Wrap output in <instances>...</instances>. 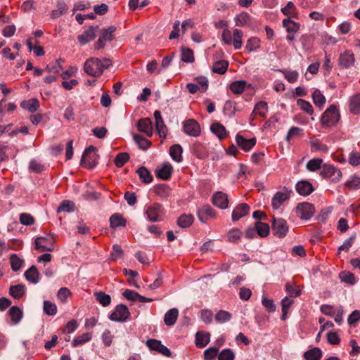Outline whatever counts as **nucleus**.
I'll use <instances>...</instances> for the list:
<instances>
[{
  "label": "nucleus",
  "mask_w": 360,
  "mask_h": 360,
  "mask_svg": "<svg viewBox=\"0 0 360 360\" xmlns=\"http://www.w3.org/2000/svg\"><path fill=\"white\" fill-rule=\"evenodd\" d=\"M112 65L111 60L108 58L101 60L98 58H89L84 64L85 72L93 77H100L104 70Z\"/></svg>",
  "instance_id": "1"
},
{
  "label": "nucleus",
  "mask_w": 360,
  "mask_h": 360,
  "mask_svg": "<svg viewBox=\"0 0 360 360\" xmlns=\"http://www.w3.org/2000/svg\"><path fill=\"white\" fill-rule=\"evenodd\" d=\"M96 148L90 146L85 149L81 159V165L87 169H92L98 163V155L96 153Z\"/></svg>",
  "instance_id": "2"
},
{
  "label": "nucleus",
  "mask_w": 360,
  "mask_h": 360,
  "mask_svg": "<svg viewBox=\"0 0 360 360\" xmlns=\"http://www.w3.org/2000/svg\"><path fill=\"white\" fill-rule=\"evenodd\" d=\"M340 120V113L338 108L332 105L328 108L321 118L322 125L325 127H331L335 125Z\"/></svg>",
  "instance_id": "3"
},
{
  "label": "nucleus",
  "mask_w": 360,
  "mask_h": 360,
  "mask_svg": "<svg viewBox=\"0 0 360 360\" xmlns=\"http://www.w3.org/2000/svg\"><path fill=\"white\" fill-rule=\"evenodd\" d=\"M164 213V208L162 205L157 202L152 203L147 206L144 212L148 220L151 222L162 221Z\"/></svg>",
  "instance_id": "4"
},
{
  "label": "nucleus",
  "mask_w": 360,
  "mask_h": 360,
  "mask_svg": "<svg viewBox=\"0 0 360 360\" xmlns=\"http://www.w3.org/2000/svg\"><path fill=\"white\" fill-rule=\"evenodd\" d=\"M273 234L280 238H284L288 232L287 221L283 218L273 217L271 223Z\"/></svg>",
  "instance_id": "5"
},
{
  "label": "nucleus",
  "mask_w": 360,
  "mask_h": 360,
  "mask_svg": "<svg viewBox=\"0 0 360 360\" xmlns=\"http://www.w3.org/2000/svg\"><path fill=\"white\" fill-rule=\"evenodd\" d=\"M116 30V27L110 26L108 29H103L101 30V34L97 41L95 43L96 49H103L107 41H110L113 39V34Z\"/></svg>",
  "instance_id": "6"
},
{
  "label": "nucleus",
  "mask_w": 360,
  "mask_h": 360,
  "mask_svg": "<svg viewBox=\"0 0 360 360\" xmlns=\"http://www.w3.org/2000/svg\"><path fill=\"white\" fill-rule=\"evenodd\" d=\"M323 178L329 179L331 181L338 182L342 177L341 171L330 165H324L320 173Z\"/></svg>",
  "instance_id": "7"
},
{
  "label": "nucleus",
  "mask_w": 360,
  "mask_h": 360,
  "mask_svg": "<svg viewBox=\"0 0 360 360\" xmlns=\"http://www.w3.org/2000/svg\"><path fill=\"white\" fill-rule=\"evenodd\" d=\"M129 316L130 312L127 307L121 304H118L114 311L109 315V319L113 321L124 322L128 319Z\"/></svg>",
  "instance_id": "8"
},
{
  "label": "nucleus",
  "mask_w": 360,
  "mask_h": 360,
  "mask_svg": "<svg viewBox=\"0 0 360 360\" xmlns=\"http://www.w3.org/2000/svg\"><path fill=\"white\" fill-rule=\"evenodd\" d=\"M184 132L193 137H198L201 134L199 123L194 119H188L183 122Z\"/></svg>",
  "instance_id": "9"
},
{
  "label": "nucleus",
  "mask_w": 360,
  "mask_h": 360,
  "mask_svg": "<svg viewBox=\"0 0 360 360\" xmlns=\"http://www.w3.org/2000/svg\"><path fill=\"white\" fill-rule=\"evenodd\" d=\"M295 212L300 219L307 220L313 216L314 207L309 202L299 203L295 208Z\"/></svg>",
  "instance_id": "10"
},
{
  "label": "nucleus",
  "mask_w": 360,
  "mask_h": 360,
  "mask_svg": "<svg viewBox=\"0 0 360 360\" xmlns=\"http://www.w3.org/2000/svg\"><path fill=\"white\" fill-rule=\"evenodd\" d=\"M146 345L150 350L158 352L163 356L170 357L172 355L169 349L162 345L160 340L149 339L146 341Z\"/></svg>",
  "instance_id": "11"
},
{
  "label": "nucleus",
  "mask_w": 360,
  "mask_h": 360,
  "mask_svg": "<svg viewBox=\"0 0 360 360\" xmlns=\"http://www.w3.org/2000/svg\"><path fill=\"white\" fill-rule=\"evenodd\" d=\"M292 191L284 187L283 191L276 192L272 198L271 206L274 210L278 209L282 204L290 197Z\"/></svg>",
  "instance_id": "12"
},
{
  "label": "nucleus",
  "mask_w": 360,
  "mask_h": 360,
  "mask_svg": "<svg viewBox=\"0 0 360 360\" xmlns=\"http://www.w3.org/2000/svg\"><path fill=\"white\" fill-rule=\"evenodd\" d=\"M35 248L40 252H51L54 250L53 240L51 237H37Z\"/></svg>",
  "instance_id": "13"
},
{
  "label": "nucleus",
  "mask_w": 360,
  "mask_h": 360,
  "mask_svg": "<svg viewBox=\"0 0 360 360\" xmlns=\"http://www.w3.org/2000/svg\"><path fill=\"white\" fill-rule=\"evenodd\" d=\"M154 118L155 120V129L161 138H166L167 134V128L162 117L161 112L159 110L154 112Z\"/></svg>",
  "instance_id": "14"
},
{
  "label": "nucleus",
  "mask_w": 360,
  "mask_h": 360,
  "mask_svg": "<svg viewBox=\"0 0 360 360\" xmlns=\"http://www.w3.org/2000/svg\"><path fill=\"white\" fill-rule=\"evenodd\" d=\"M198 217L202 223H206L209 219L216 217V212L210 205H203L198 208Z\"/></svg>",
  "instance_id": "15"
},
{
  "label": "nucleus",
  "mask_w": 360,
  "mask_h": 360,
  "mask_svg": "<svg viewBox=\"0 0 360 360\" xmlns=\"http://www.w3.org/2000/svg\"><path fill=\"white\" fill-rule=\"evenodd\" d=\"M139 131L144 133L147 136L151 137L153 134V123L150 118H142L137 122Z\"/></svg>",
  "instance_id": "16"
},
{
  "label": "nucleus",
  "mask_w": 360,
  "mask_h": 360,
  "mask_svg": "<svg viewBox=\"0 0 360 360\" xmlns=\"http://www.w3.org/2000/svg\"><path fill=\"white\" fill-rule=\"evenodd\" d=\"M212 203L220 209L228 207L229 200L226 194L221 191L216 192L212 197Z\"/></svg>",
  "instance_id": "17"
},
{
  "label": "nucleus",
  "mask_w": 360,
  "mask_h": 360,
  "mask_svg": "<svg viewBox=\"0 0 360 360\" xmlns=\"http://www.w3.org/2000/svg\"><path fill=\"white\" fill-rule=\"evenodd\" d=\"M236 141L237 145L245 151L250 150L256 144L255 138L247 139L240 134L236 135Z\"/></svg>",
  "instance_id": "18"
},
{
  "label": "nucleus",
  "mask_w": 360,
  "mask_h": 360,
  "mask_svg": "<svg viewBox=\"0 0 360 360\" xmlns=\"http://www.w3.org/2000/svg\"><path fill=\"white\" fill-rule=\"evenodd\" d=\"M250 212V206L246 203H240L237 205L232 212L233 221H238L248 215Z\"/></svg>",
  "instance_id": "19"
},
{
  "label": "nucleus",
  "mask_w": 360,
  "mask_h": 360,
  "mask_svg": "<svg viewBox=\"0 0 360 360\" xmlns=\"http://www.w3.org/2000/svg\"><path fill=\"white\" fill-rule=\"evenodd\" d=\"M295 6L294 4L289 1L286 6L281 9L282 13L287 16V18L282 20V22H295L294 20H291V18L299 19L297 15L295 13Z\"/></svg>",
  "instance_id": "20"
},
{
  "label": "nucleus",
  "mask_w": 360,
  "mask_h": 360,
  "mask_svg": "<svg viewBox=\"0 0 360 360\" xmlns=\"http://www.w3.org/2000/svg\"><path fill=\"white\" fill-rule=\"evenodd\" d=\"M354 56L351 51H345L340 56L339 65L344 68H348L354 65Z\"/></svg>",
  "instance_id": "21"
},
{
  "label": "nucleus",
  "mask_w": 360,
  "mask_h": 360,
  "mask_svg": "<svg viewBox=\"0 0 360 360\" xmlns=\"http://www.w3.org/2000/svg\"><path fill=\"white\" fill-rule=\"evenodd\" d=\"M295 189L300 195L304 196L309 195L314 191L311 184L306 180L298 181L296 184Z\"/></svg>",
  "instance_id": "22"
},
{
  "label": "nucleus",
  "mask_w": 360,
  "mask_h": 360,
  "mask_svg": "<svg viewBox=\"0 0 360 360\" xmlns=\"http://www.w3.org/2000/svg\"><path fill=\"white\" fill-rule=\"evenodd\" d=\"M95 37V28L93 26H90L88 29L85 30L82 34L78 35L77 40L82 45H84L93 40Z\"/></svg>",
  "instance_id": "23"
},
{
  "label": "nucleus",
  "mask_w": 360,
  "mask_h": 360,
  "mask_svg": "<svg viewBox=\"0 0 360 360\" xmlns=\"http://www.w3.org/2000/svg\"><path fill=\"white\" fill-rule=\"evenodd\" d=\"M191 153L199 159H204L208 156L206 147L201 143H193L191 148Z\"/></svg>",
  "instance_id": "24"
},
{
  "label": "nucleus",
  "mask_w": 360,
  "mask_h": 360,
  "mask_svg": "<svg viewBox=\"0 0 360 360\" xmlns=\"http://www.w3.org/2000/svg\"><path fill=\"white\" fill-rule=\"evenodd\" d=\"M172 170V166L169 162H166L161 168L156 170L155 174L158 178L167 181L171 177Z\"/></svg>",
  "instance_id": "25"
},
{
  "label": "nucleus",
  "mask_w": 360,
  "mask_h": 360,
  "mask_svg": "<svg viewBox=\"0 0 360 360\" xmlns=\"http://www.w3.org/2000/svg\"><path fill=\"white\" fill-rule=\"evenodd\" d=\"M349 109L354 115L360 114V93L354 94L349 98Z\"/></svg>",
  "instance_id": "26"
},
{
  "label": "nucleus",
  "mask_w": 360,
  "mask_h": 360,
  "mask_svg": "<svg viewBox=\"0 0 360 360\" xmlns=\"http://www.w3.org/2000/svg\"><path fill=\"white\" fill-rule=\"evenodd\" d=\"M179 316V310L176 308H172L167 311L164 317V322L166 326H172L176 323Z\"/></svg>",
  "instance_id": "27"
},
{
  "label": "nucleus",
  "mask_w": 360,
  "mask_h": 360,
  "mask_svg": "<svg viewBox=\"0 0 360 360\" xmlns=\"http://www.w3.org/2000/svg\"><path fill=\"white\" fill-rule=\"evenodd\" d=\"M209 333L197 332L195 334V345L198 348H203L210 342Z\"/></svg>",
  "instance_id": "28"
},
{
  "label": "nucleus",
  "mask_w": 360,
  "mask_h": 360,
  "mask_svg": "<svg viewBox=\"0 0 360 360\" xmlns=\"http://www.w3.org/2000/svg\"><path fill=\"white\" fill-rule=\"evenodd\" d=\"M25 278L32 283H37L39 281V273L37 267L32 266L25 272Z\"/></svg>",
  "instance_id": "29"
},
{
  "label": "nucleus",
  "mask_w": 360,
  "mask_h": 360,
  "mask_svg": "<svg viewBox=\"0 0 360 360\" xmlns=\"http://www.w3.org/2000/svg\"><path fill=\"white\" fill-rule=\"evenodd\" d=\"M323 356L321 349L319 347H314L304 353L305 360H320Z\"/></svg>",
  "instance_id": "30"
},
{
  "label": "nucleus",
  "mask_w": 360,
  "mask_h": 360,
  "mask_svg": "<svg viewBox=\"0 0 360 360\" xmlns=\"http://www.w3.org/2000/svg\"><path fill=\"white\" fill-rule=\"evenodd\" d=\"M126 220L123 218L122 215L119 213L113 214L110 218V227L116 229L117 227H124L126 226Z\"/></svg>",
  "instance_id": "31"
},
{
  "label": "nucleus",
  "mask_w": 360,
  "mask_h": 360,
  "mask_svg": "<svg viewBox=\"0 0 360 360\" xmlns=\"http://www.w3.org/2000/svg\"><path fill=\"white\" fill-rule=\"evenodd\" d=\"M20 107L29 110L30 112H34L39 108V102L37 98H31L27 101H23L20 103Z\"/></svg>",
  "instance_id": "32"
},
{
  "label": "nucleus",
  "mask_w": 360,
  "mask_h": 360,
  "mask_svg": "<svg viewBox=\"0 0 360 360\" xmlns=\"http://www.w3.org/2000/svg\"><path fill=\"white\" fill-rule=\"evenodd\" d=\"M247 87V82L245 80H238L230 84V90L234 94H241Z\"/></svg>",
  "instance_id": "33"
},
{
  "label": "nucleus",
  "mask_w": 360,
  "mask_h": 360,
  "mask_svg": "<svg viewBox=\"0 0 360 360\" xmlns=\"http://www.w3.org/2000/svg\"><path fill=\"white\" fill-rule=\"evenodd\" d=\"M182 147L179 144L172 145L169 148V155L172 158L177 162H180L182 161Z\"/></svg>",
  "instance_id": "34"
},
{
  "label": "nucleus",
  "mask_w": 360,
  "mask_h": 360,
  "mask_svg": "<svg viewBox=\"0 0 360 360\" xmlns=\"http://www.w3.org/2000/svg\"><path fill=\"white\" fill-rule=\"evenodd\" d=\"M8 316L13 323L17 324L20 321L22 317V311L19 307L13 306L9 309Z\"/></svg>",
  "instance_id": "35"
},
{
  "label": "nucleus",
  "mask_w": 360,
  "mask_h": 360,
  "mask_svg": "<svg viewBox=\"0 0 360 360\" xmlns=\"http://www.w3.org/2000/svg\"><path fill=\"white\" fill-rule=\"evenodd\" d=\"M267 111H268L267 103L265 101H259L255 106L253 112L251 115L252 120L254 119L253 116L255 115H259L262 117H265Z\"/></svg>",
  "instance_id": "36"
},
{
  "label": "nucleus",
  "mask_w": 360,
  "mask_h": 360,
  "mask_svg": "<svg viewBox=\"0 0 360 360\" xmlns=\"http://www.w3.org/2000/svg\"><path fill=\"white\" fill-rule=\"evenodd\" d=\"M25 287L22 284L11 285L9 289V294L15 299H19L25 295Z\"/></svg>",
  "instance_id": "37"
},
{
  "label": "nucleus",
  "mask_w": 360,
  "mask_h": 360,
  "mask_svg": "<svg viewBox=\"0 0 360 360\" xmlns=\"http://www.w3.org/2000/svg\"><path fill=\"white\" fill-rule=\"evenodd\" d=\"M210 129L219 139H224L227 135L226 128L220 123L216 122L212 124Z\"/></svg>",
  "instance_id": "38"
},
{
  "label": "nucleus",
  "mask_w": 360,
  "mask_h": 360,
  "mask_svg": "<svg viewBox=\"0 0 360 360\" xmlns=\"http://www.w3.org/2000/svg\"><path fill=\"white\" fill-rule=\"evenodd\" d=\"M229 67L228 61L225 60H218L213 64L212 71L220 75L224 74Z\"/></svg>",
  "instance_id": "39"
},
{
  "label": "nucleus",
  "mask_w": 360,
  "mask_h": 360,
  "mask_svg": "<svg viewBox=\"0 0 360 360\" xmlns=\"http://www.w3.org/2000/svg\"><path fill=\"white\" fill-rule=\"evenodd\" d=\"M136 173L141 181L145 184H149L153 181V176L145 167L139 168L136 170Z\"/></svg>",
  "instance_id": "40"
},
{
  "label": "nucleus",
  "mask_w": 360,
  "mask_h": 360,
  "mask_svg": "<svg viewBox=\"0 0 360 360\" xmlns=\"http://www.w3.org/2000/svg\"><path fill=\"white\" fill-rule=\"evenodd\" d=\"M68 10L66 4L60 0L57 2V9L52 11L51 16L52 19H56Z\"/></svg>",
  "instance_id": "41"
},
{
  "label": "nucleus",
  "mask_w": 360,
  "mask_h": 360,
  "mask_svg": "<svg viewBox=\"0 0 360 360\" xmlns=\"http://www.w3.org/2000/svg\"><path fill=\"white\" fill-rule=\"evenodd\" d=\"M134 140L139 146V148L142 150H147L151 145V141L150 140L139 134H134Z\"/></svg>",
  "instance_id": "42"
},
{
  "label": "nucleus",
  "mask_w": 360,
  "mask_h": 360,
  "mask_svg": "<svg viewBox=\"0 0 360 360\" xmlns=\"http://www.w3.org/2000/svg\"><path fill=\"white\" fill-rule=\"evenodd\" d=\"M192 24H181V28L179 27V24H174L173 30L171 32L169 39H177L180 36V31L181 30L182 34L185 33L187 27Z\"/></svg>",
  "instance_id": "43"
},
{
  "label": "nucleus",
  "mask_w": 360,
  "mask_h": 360,
  "mask_svg": "<svg viewBox=\"0 0 360 360\" xmlns=\"http://www.w3.org/2000/svg\"><path fill=\"white\" fill-rule=\"evenodd\" d=\"M193 222V217L191 214H182L177 221V224L181 228H188Z\"/></svg>",
  "instance_id": "44"
},
{
  "label": "nucleus",
  "mask_w": 360,
  "mask_h": 360,
  "mask_svg": "<svg viewBox=\"0 0 360 360\" xmlns=\"http://www.w3.org/2000/svg\"><path fill=\"white\" fill-rule=\"evenodd\" d=\"M255 225L257 229V233L260 237L264 238L269 235L270 229L269 226L267 224L257 221Z\"/></svg>",
  "instance_id": "45"
},
{
  "label": "nucleus",
  "mask_w": 360,
  "mask_h": 360,
  "mask_svg": "<svg viewBox=\"0 0 360 360\" xmlns=\"http://www.w3.org/2000/svg\"><path fill=\"white\" fill-rule=\"evenodd\" d=\"M91 338L92 335L91 333H83L82 335L76 337L73 340L72 345V347H75L79 345H83L85 342L90 341L91 340Z\"/></svg>",
  "instance_id": "46"
},
{
  "label": "nucleus",
  "mask_w": 360,
  "mask_h": 360,
  "mask_svg": "<svg viewBox=\"0 0 360 360\" xmlns=\"http://www.w3.org/2000/svg\"><path fill=\"white\" fill-rule=\"evenodd\" d=\"M339 277L341 281L345 283L354 285L356 283L354 274L349 271H341L340 273Z\"/></svg>",
  "instance_id": "47"
},
{
  "label": "nucleus",
  "mask_w": 360,
  "mask_h": 360,
  "mask_svg": "<svg viewBox=\"0 0 360 360\" xmlns=\"http://www.w3.org/2000/svg\"><path fill=\"white\" fill-rule=\"evenodd\" d=\"M312 98L314 104L319 108H322L326 103L325 96L319 89H316L314 91L312 94Z\"/></svg>",
  "instance_id": "48"
},
{
  "label": "nucleus",
  "mask_w": 360,
  "mask_h": 360,
  "mask_svg": "<svg viewBox=\"0 0 360 360\" xmlns=\"http://www.w3.org/2000/svg\"><path fill=\"white\" fill-rule=\"evenodd\" d=\"M288 32L287 39L292 41L294 39V34L300 29V24H283Z\"/></svg>",
  "instance_id": "49"
},
{
  "label": "nucleus",
  "mask_w": 360,
  "mask_h": 360,
  "mask_svg": "<svg viewBox=\"0 0 360 360\" xmlns=\"http://www.w3.org/2000/svg\"><path fill=\"white\" fill-rule=\"evenodd\" d=\"M231 318V314L225 310H219L215 315V321L220 323L229 321Z\"/></svg>",
  "instance_id": "50"
},
{
  "label": "nucleus",
  "mask_w": 360,
  "mask_h": 360,
  "mask_svg": "<svg viewBox=\"0 0 360 360\" xmlns=\"http://www.w3.org/2000/svg\"><path fill=\"white\" fill-rule=\"evenodd\" d=\"M243 32L240 30L235 29L233 33V42L235 49H240L242 46Z\"/></svg>",
  "instance_id": "51"
},
{
  "label": "nucleus",
  "mask_w": 360,
  "mask_h": 360,
  "mask_svg": "<svg viewBox=\"0 0 360 360\" xmlns=\"http://www.w3.org/2000/svg\"><path fill=\"white\" fill-rule=\"evenodd\" d=\"M129 160V155L127 153H118L114 160V163L117 167H122Z\"/></svg>",
  "instance_id": "52"
},
{
  "label": "nucleus",
  "mask_w": 360,
  "mask_h": 360,
  "mask_svg": "<svg viewBox=\"0 0 360 360\" xmlns=\"http://www.w3.org/2000/svg\"><path fill=\"white\" fill-rule=\"evenodd\" d=\"M44 312L49 316H54L57 313L56 305L48 300L44 302Z\"/></svg>",
  "instance_id": "53"
},
{
  "label": "nucleus",
  "mask_w": 360,
  "mask_h": 360,
  "mask_svg": "<svg viewBox=\"0 0 360 360\" xmlns=\"http://www.w3.org/2000/svg\"><path fill=\"white\" fill-rule=\"evenodd\" d=\"M75 204L70 200H63L57 208L58 212H71L74 211Z\"/></svg>",
  "instance_id": "54"
},
{
  "label": "nucleus",
  "mask_w": 360,
  "mask_h": 360,
  "mask_svg": "<svg viewBox=\"0 0 360 360\" xmlns=\"http://www.w3.org/2000/svg\"><path fill=\"white\" fill-rule=\"evenodd\" d=\"M322 162H323V160L322 159H321V158H314V159L310 160L307 163V166L306 167H307V169L309 171L315 172V171L322 168L321 167Z\"/></svg>",
  "instance_id": "55"
},
{
  "label": "nucleus",
  "mask_w": 360,
  "mask_h": 360,
  "mask_svg": "<svg viewBox=\"0 0 360 360\" xmlns=\"http://www.w3.org/2000/svg\"><path fill=\"white\" fill-rule=\"evenodd\" d=\"M345 186L351 190L360 188V177L353 175L345 182Z\"/></svg>",
  "instance_id": "56"
},
{
  "label": "nucleus",
  "mask_w": 360,
  "mask_h": 360,
  "mask_svg": "<svg viewBox=\"0 0 360 360\" xmlns=\"http://www.w3.org/2000/svg\"><path fill=\"white\" fill-rule=\"evenodd\" d=\"M95 296L96 300L102 306L107 307L110 304L111 297L109 295H107L103 292H98L95 293Z\"/></svg>",
  "instance_id": "57"
},
{
  "label": "nucleus",
  "mask_w": 360,
  "mask_h": 360,
  "mask_svg": "<svg viewBox=\"0 0 360 360\" xmlns=\"http://www.w3.org/2000/svg\"><path fill=\"white\" fill-rule=\"evenodd\" d=\"M297 105L302 109L303 111L306 112L309 115H312L314 112V109L311 103L305 100L299 98L297 101Z\"/></svg>",
  "instance_id": "58"
},
{
  "label": "nucleus",
  "mask_w": 360,
  "mask_h": 360,
  "mask_svg": "<svg viewBox=\"0 0 360 360\" xmlns=\"http://www.w3.org/2000/svg\"><path fill=\"white\" fill-rule=\"evenodd\" d=\"M235 354L231 349H224L218 355V360H234Z\"/></svg>",
  "instance_id": "59"
},
{
  "label": "nucleus",
  "mask_w": 360,
  "mask_h": 360,
  "mask_svg": "<svg viewBox=\"0 0 360 360\" xmlns=\"http://www.w3.org/2000/svg\"><path fill=\"white\" fill-rule=\"evenodd\" d=\"M181 60L185 63H192L194 61L193 51L190 49H182Z\"/></svg>",
  "instance_id": "60"
},
{
  "label": "nucleus",
  "mask_w": 360,
  "mask_h": 360,
  "mask_svg": "<svg viewBox=\"0 0 360 360\" xmlns=\"http://www.w3.org/2000/svg\"><path fill=\"white\" fill-rule=\"evenodd\" d=\"M311 150L314 151H321L326 153L328 150L326 145L322 143L319 139H314L311 141Z\"/></svg>",
  "instance_id": "61"
},
{
  "label": "nucleus",
  "mask_w": 360,
  "mask_h": 360,
  "mask_svg": "<svg viewBox=\"0 0 360 360\" xmlns=\"http://www.w3.org/2000/svg\"><path fill=\"white\" fill-rule=\"evenodd\" d=\"M260 46V40L257 37H252L248 39L245 49L249 51L257 50Z\"/></svg>",
  "instance_id": "62"
},
{
  "label": "nucleus",
  "mask_w": 360,
  "mask_h": 360,
  "mask_svg": "<svg viewBox=\"0 0 360 360\" xmlns=\"http://www.w3.org/2000/svg\"><path fill=\"white\" fill-rule=\"evenodd\" d=\"M242 232L238 229H233L229 231L227 235L229 241L237 243L242 236Z\"/></svg>",
  "instance_id": "63"
},
{
  "label": "nucleus",
  "mask_w": 360,
  "mask_h": 360,
  "mask_svg": "<svg viewBox=\"0 0 360 360\" xmlns=\"http://www.w3.org/2000/svg\"><path fill=\"white\" fill-rule=\"evenodd\" d=\"M219 349L217 347H212L205 349L204 352L205 360H214L218 354Z\"/></svg>",
  "instance_id": "64"
}]
</instances>
